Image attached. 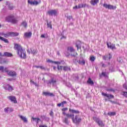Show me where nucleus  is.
<instances>
[{"label":"nucleus","mask_w":127,"mask_h":127,"mask_svg":"<svg viewBox=\"0 0 127 127\" xmlns=\"http://www.w3.org/2000/svg\"><path fill=\"white\" fill-rule=\"evenodd\" d=\"M108 116H115V115H116V113H115V112H109V113H108Z\"/></svg>","instance_id":"38"},{"label":"nucleus","mask_w":127,"mask_h":127,"mask_svg":"<svg viewBox=\"0 0 127 127\" xmlns=\"http://www.w3.org/2000/svg\"><path fill=\"white\" fill-rule=\"evenodd\" d=\"M102 67H107V65L106 64H102Z\"/></svg>","instance_id":"63"},{"label":"nucleus","mask_w":127,"mask_h":127,"mask_svg":"<svg viewBox=\"0 0 127 127\" xmlns=\"http://www.w3.org/2000/svg\"><path fill=\"white\" fill-rule=\"evenodd\" d=\"M7 71L8 72L6 73H7L9 76H10L11 77H15V76H16V73L15 72V71L13 70L9 71L8 69H7Z\"/></svg>","instance_id":"12"},{"label":"nucleus","mask_w":127,"mask_h":127,"mask_svg":"<svg viewBox=\"0 0 127 127\" xmlns=\"http://www.w3.org/2000/svg\"><path fill=\"white\" fill-rule=\"evenodd\" d=\"M102 96H104V97H107V98H108V99H114V98H115L114 95H111V94H108L105 93L104 92H102Z\"/></svg>","instance_id":"13"},{"label":"nucleus","mask_w":127,"mask_h":127,"mask_svg":"<svg viewBox=\"0 0 127 127\" xmlns=\"http://www.w3.org/2000/svg\"><path fill=\"white\" fill-rule=\"evenodd\" d=\"M3 56H5L6 57H11V56H12V54L10 53L6 52L4 53Z\"/></svg>","instance_id":"23"},{"label":"nucleus","mask_w":127,"mask_h":127,"mask_svg":"<svg viewBox=\"0 0 127 127\" xmlns=\"http://www.w3.org/2000/svg\"><path fill=\"white\" fill-rule=\"evenodd\" d=\"M103 6L104 7H105V8H108V9H116L117 8V7L116 6H114L113 5L111 4H108L107 3H104L103 4Z\"/></svg>","instance_id":"8"},{"label":"nucleus","mask_w":127,"mask_h":127,"mask_svg":"<svg viewBox=\"0 0 127 127\" xmlns=\"http://www.w3.org/2000/svg\"><path fill=\"white\" fill-rule=\"evenodd\" d=\"M40 69H41L42 70H44L45 71V70H46V68H45V67H44V66H40Z\"/></svg>","instance_id":"48"},{"label":"nucleus","mask_w":127,"mask_h":127,"mask_svg":"<svg viewBox=\"0 0 127 127\" xmlns=\"http://www.w3.org/2000/svg\"><path fill=\"white\" fill-rule=\"evenodd\" d=\"M22 25L24 26V27H27V23L26 22H23L22 23Z\"/></svg>","instance_id":"39"},{"label":"nucleus","mask_w":127,"mask_h":127,"mask_svg":"<svg viewBox=\"0 0 127 127\" xmlns=\"http://www.w3.org/2000/svg\"><path fill=\"white\" fill-rule=\"evenodd\" d=\"M7 61H6V60L5 59H3L1 58V59L0 60V64H4L6 63Z\"/></svg>","instance_id":"31"},{"label":"nucleus","mask_w":127,"mask_h":127,"mask_svg":"<svg viewBox=\"0 0 127 127\" xmlns=\"http://www.w3.org/2000/svg\"><path fill=\"white\" fill-rule=\"evenodd\" d=\"M8 68L6 67H4L3 66H0V72H1L2 73H3L5 72V73L7 72V70Z\"/></svg>","instance_id":"15"},{"label":"nucleus","mask_w":127,"mask_h":127,"mask_svg":"<svg viewBox=\"0 0 127 127\" xmlns=\"http://www.w3.org/2000/svg\"><path fill=\"white\" fill-rule=\"evenodd\" d=\"M32 35V33L31 32H26L24 34V37L26 38H29Z\"/></svg>","instance_id":"19"},{"label":"nucleus","mask_w":127,"mask_h":127,"mask_svg":"<svg viewBox=\"0 0 127 127\" xmlns=\"http://www.w3.org/2000/svg\"><path fill=\"white\" fill-rule=\"evenodd\" d=\"M14 49L15 50L17 51V54L20 58H22L23 59H26V53L25 52V50L23 49L20 45L15 44Z\"/></svg>","instance_id":"1"},{"label":"nucleus","mask_w":127,"mask_h":127,"mask_svg":"<svg viewBox=\"0 0 127 127\" xmlns=\"http://www.w3.org/2000/svg\"><path fill=\"white\" fill-rule=\"evenodd\" d=\"M8 86H9V84L4 85L3 86V89H4V90H8Z\"/></svg>","instance_id":"37"},{"label":"nucleus","mask_w":127,"mask_h":127,"mask_svg":"<svg viewBox=\"0 0 127 127\" xmlns=\"http://www.w3.org/2000/svg\"><path fill=\"white\" fill-rule=\"evenodd\" d=\"M9 109V108H8V107L5 108L4 109V111L5 112V113H8Z\"/></svg>","instance_id":"40"},{"label":"nucleus","mask_w":127,"mask_h":127,"mask_svg":"<svg viewBox=\"0 0 127 127\" xmlns=\"http://www.w3.org/2000/svg\"><path fill=\"white\" fill-rule=\"evenodd\" d=\"M67 18H68V19H72V18H73V17L72 16H69L67 17Z\"/></svg>","instance_id":"56"},{"label":"nucleus","mask_w":127,"mask_h":127,"mask_svg":"<svg viewBox=\"0 0 127 127\" xmlns=\"http://www.w3.org/2000/svg\"><path fill=\"white\" fill-rule=\"evenodd\" d=\"M87 83L89 84V85H91V86H93L94 85V81L92 80V79H91L90 77L88 78V80H87Z\"/></svg>","instance_id":"27"},{"label":"nucleus","mask_w":127,"mask_h":127,"mask_svg":"<svg viewBox=\"0 0 127 127\" xmlns=\"http://www.w3.org/2000/svg\"><path fill=\"white\" fill-rule=\"evenodd\" d=\"M57 82V81L56 80V79L52 77L49 80H47L46 83L48 84V85H51L52 84L53 86H55L56 85V83Z\"/></svg>","instance_id":"7"},{"label":"nucleus","mask_w":127,"mask_h":127,"mask_svg":"<svg viewBox=\"0 0 127 127\" xmlns=\"http://www.w3.org/2000/svg\"><path fill=\"white\" fill-rule=\"evenodd\" d=\"M123 87L124 88V89H126V90H127V85L126 84H124L123 85Z\"/></svg>","instance_id":"49"},{"label":"nucleus","mask_w":127,"mask_h":127,"mask_svg":"<svg viewBox=\"0 0 127 127\" xmlns=\"http://www.w3.org/2000/svg\"><path fill=\"white\" fill-rule=\"evenodd\" d=\"M98 2H99V0H91L90 1V3L92 5H96Z\"/></svg>","instance_id":"25"},{"label":"nucleus","mask_w":127,"mask_h":127,"mask_svg":"<svg viewBox=\"0 0 127 127\" xmlns=\"http://www.w3.org/2000/svg\"><path fill=\"white\" fill-rule=\"evenodd\" d=\"M43 94L45 96H49L50 97H54V94L52 93H50L48 92H44Z\"/></svg>","instance_id":"21"},{"label":"nucleus","mask_w":127,"mask_h":127,"mask_svg":"<svg viewBox=\"0 0 127 127\" xmlns=\"http://www.w3.org/2000/svg\"><path fill=\"white\" fill-rule=\"evenodd\" d=\"M41 38H45V35L44 34H42L41 35Z\"/></svg>","instance_id":"55"},{"label":"nucleus","mask_w":127,"mask_h":127,"mask_svg":"<svg viewBox=\"0 0 127 127\" xmlns=\"http://www.w3.org/2000/svg\"><path fill=\"white\" fill-rule=\"evenodd\" d=\"M61 39L62 40V39H66V37L65 36H63L61 38Z\"/></svg>","instance_id":"54"},{"label":"nucleus","mask_w":127,"mask_h":127,"mask_svg":"<svg viewBox=\"0 0 127 127\" xmlns=\"http://www.w3.org/2000/svg\"><path fill=\"white\" fill-rule=\"evenodd\" d=\"M62 68H63V66L58 65V70H62Z\"/></svg>","instance_id":"42"},{"label":"nucleus","mask_w":127,"mask_h":127,"mask_svg":"<svg viewBox=\"0 0 127 127\" xmlns=\"http://www.w3.org/2000/svg\"><path fill=\"white\" fill-rule=\"evenodd\" d=\"M90 61H91V62H94V61H95V60H96V58L94 56H90Z\"/></svg>","instance_id":"35"},{"label":"nucleus","mask_w":127,"mask_h":127,"mask_svg":"<svg viewBox=\"0 0 127 127\" xmlns=\"http://www.w3.org/2000/svg\"><path fill=\"white\" fill-rule=\"evenodd\" d=\"M118 61L120 63H122V60H121V58H119V59H118Z\"/></svg>","instance_id":"58"},{"label":"nucleus","mask_w":127,"mask_h":127,"mask_svg":"<svg viewBox=\"0 0 127 127\" xmlns=\"http://www.w3.org/2000/svg\"><path fill=\"white\" fill-rule=\"evenodd\" d=\"M63 69L65 72H66L67 71H71V68H70V66H63Z\"/></svg>","instance_id":"22"},{"label":"nucleus","mask_w":127,"mask_h":127,"mask_svg":"<svg viewBox=\"0 0 127 127\" xmlns=\"http://www.w3.org/2000/svg\"><path fill=\"white\" fill-rule=\"evenodd\" d=\"M83 8V4L82 3L78 4V8Z\"/></svg>","instance_id":"41"},{"label":"nucleus","mask_w":127,"mask_h":127,"mask_svg":"<svg viewBox=\"0 0 127 127\" xmlns=\"http://www.w3.org/2000/svg\"><path fill=\"white\" fill-rule=\"evenodd\" d=\"M109 70H110L111 72H114V71H115V69L113 67H110Z\"/></svg>","instance_id":"44"},{"label":"nucleus","mask_w":127,"mask_h":127,"mask_svg":"<svg viewBox=\"0 0 127 127\" xmlns=\"http://www.w3.org/2000/svg\"><path fill=\"white\" fill-rule=\"evenodd\" d=\"M69 113H71V114H76V115H78L80 114V111L79 110H76L75 109L69 108Z\"/></svg>","instance_id":"14"},{"label":"nucleus","mask_w":127,"mask_h":127,"mask_svg":"<svg viewBox=\"0 0 127 127\" xmlns=\"http://www.w3.org/2000/svg\"><path fill=\"white\" fill-rule=\"evenodd\" d=\"M0 35H1V36H4V33H0Z\"/></svg>","instance_id":"60"},{"label":"nucleus","mask_w":127,"mask_h":127,"mask_svg":"<svg viewBox=\"0 0 127 127\" xmlns=\"http://www.w3.org/2000/svg\"><path fill=\"white\" fill-rule=\"evenodd\" d=\"M62 111L63 112H65L66 111H68V108H63L62 109Z\"/></svg>","instance_id":"45"},{"label":"nucleus","mask_w":127,"mask_h":127,"mask_svg":"<svg viewBox=\"0 0 127 127\" xmlns=\"http://www.w3.org/2000/svg\"><path fill=\"white\" fill-rule=\"evenodd\" d=\"M39 127H48L46 125H43V126H40Z\"/></svg>","instance_id":"61"},{"label":"nucleus","mask_w":127,"mask_h":127,"mask_svg":"<svg viewBox=\"0 0 127 127\" xmlns=\"http://www.w3.org/2000/svg\"><path fill=\"white\" fill-rule=\"evenodd\" d=\"M93 120L95 123H96L99 127H105V124L103 122V121L100 119V118L97 117H93Z\"/></svg>","instance_id":"5"},{"label":"nucleus","mask_w":127,"mask_h":127,"mask_svg":"<svg viewBox=\"0 0 127 127\" xmlns=\"http://www.w3.org/2000/svg\"><path fill=\"white\" fill-rule=\"evenodd\" d=\"M109 57L108 56H104L103 59L104 60L107 61V60H110L111 58H112V56L111 55V54H109Z\"/></svg>","instance_id":"28"},{"label":"nucleus","mask_w":127,"mask_h":127,"mask_svg":"<svg viewBox=\"0 0 127 127\" xmlns=\"http://www.w3.org/2000/svg\"><path fill=\"white\" fill-rule=\"evenodd\" d=\"M101 74L102 75V76H103L104 77H107V74H106V72H102Z\"/></svg>","instance_id":"46"},{"label":"nucleus","mask_w":127,"mask_h":127,"mask_svg":"<svg viewBox=\"0 0 127 127\" xmlns=\"http://www.w3.org/2000/svg\"><path fill=\"white\" fill-rule=\"evenodd\" d=\"M6 5H8V8L9 10H13V8L15 7L9 2H6Z\"/></svg>","instance_id":"16"},{"label":"nucleus","mask_w":127,"mask_h":127,"mask_svg":"<svg viewBox=\"0 0 127 127\" xmlns=\"http://www.w3.org/2000/svg\"><path fill=\"white\" fill-rule=\"evenodd\" d=\"M5 20L7 22H10L12 24H16L18 22V20L13 15H10L6 17Z\"/></svg>","instance_id":"2"},{"label":"nucleus","mask_w":127,"mask_h":127,"mask_svg":"<svg viewBox=\"0 0 127 127\" xmlns=\"http://www.w3.org/2000/svg\"><path fill=\"white\" fill-rule=\"evenodd\" d=\"M9 112L10 113H12V112H13V109H12L11 108H9Z\"/></svg>","instance_id":"52"},{"label":"nucleus","mask_w":127,"mask_h":127,"mask_svg":"<svg viewBox=\"0 0 127 127\" xmlns=\"http://www.w3.org/2000/svg\"><path fill=\"white\" fill-rule=\"evenodd\" d=\"M107 45L108 46V48L112 49V50H114V49H117V48H116V45L115 44H110V45H109V43H107Z\"/></svg>","instance_id":"17"},{"label":"nucleus","mask_w":127,"mask_h":127,"mask_svg":"<svg viewBox=\"0 0 127 127\" xmlns=\"http://www.w3.org/2000/svg\"><path fill=\"white\" fill-rule=\"evenodd\" d=\"M76 47L77 48V50H79V49H81L82 48V46H81V44H80V42L77 41V43L76 44Z\"/></svg>","instance_id":"29"},{"label":"nucleus","mask_w":127,"mask_h":127,"mask_svg":"<svg viewBox=\"0 0 127 127\" xmlns=\"http://www.w3.org/2000/svg\"><path fill=\"white\" fill-rule=\"evenodd\" d=\"M70 55L72 57H74V59H73L74 63H76V62H77V63H78V64H80V65H85V64H86V61H85V60L82 59V61H81L80 60L79 61H78L76 56L72 55V54H71Z\"/></svg>","instance_id":"4"},{"label":"nucleus","mask_w":127,"mask_h":127,"mask_svg":"<svg viewBox=\"0 0 127 127\" xmlns=\"http://www.w3.org/2000/svg\"><path fill=\"white\" fill-rule=\"evenodd\" d=\"M41 1H39V2L34 0H28V3H29V4H31V5H38V4H39L40 3Z\"/></svg>","instance_id":"11"},{"label":"nucleus","mask_w":127,"mask_h":127,"mask_svg":"<svg viewBox=\"0 0 127 127\" xmlns=\"http://www.w3.org/2000/svg\"><path fill=\"white\" fill-rule=\"evenodd\" d=\"M55 64H64L65 62L64 61H62L61 62H54Z\"/></svg>","instance_id":"34"},{"label":"nucleus","mask_w":127,"mask_h":127,"mask_svg":"<svg viewBox=\"0 0 127 127\" xmlns=\"http://www.w3.org/2000/svg\"><path fill=\"white\" fill-rule=\"evenodd\" d=\"M13 88H12V86L9 85V84L8 86V91H9V92H11L12 91H13Z\"/></svg>","instance_id":"36"},{"label":"nucleus","mask_w":127,"mask_h":127,"mask_svg":"<svg viewBox=\"0 0 127 127\" xmlns=\"http://www.w3.org/2000/svg\"><path fill=\"white\" fill-rule=\"evenodd\" d=\"M8 81H13L14 79L13 78H7Z\"/></svg>","instance_id":"53"},{"label":"nucleus","mask_w":127,"mask_h":127,"mask_svg":"<svg viewBox=\"0 0 127 127\" xmlns=\"http://www.w3.org/2000/svg\"><path fill=\"white\" fill-rule=\"evenodd\" d=\"M19 118H20L21 120H22V121L24 122V123H26V124H27V119H26L25 117L22 116L21 115H19Z\"/></svg>","instance_id":"24"},{"label":"nucleus","mask_w":127,"mask_h":127,"mask_svg":"<svg viewBox=\"0 0 127 127\" xmlns=\"http://www.w3.org/2000/svg\"><path fill=\"white\" fill-rule=\"evenodd\" d=\"M66 51L68 52V53H72V52H75V50H74V48H73L72 47H68Z\"/></svg>","instance_id":"18"},{"label":"nucleus","mask_w":127,"mask_h":127,"mask_svg":"<svg viewBox=\"0 0 127 127\" xmlns=\"http://www.w3.org/2000/svg\"><path fill=\"white\" fill-rule=\"evenodd\" d=\"M0 40L4 41L5 43H8V40L7 39H5L2 37L0 36Z\"/></svg>","instance_id":"30"},{"label":"nucleus","mask_w":127,"mask_h":127,"mask_svg":"<svg viewBox=\"0 0 127 127\" xmlns=\"http://www.w3.org/2000/svg\"><path fill=\"white\" fill-rule=\"evenodd\" d=\"M31 53H32L33 54H35V53H35V52H33L32 50H31Z\"/></svg>","instance_id":"59"},{"label":"nucleus","mask_w":127,"mask_h":127,"mask_svg":"<svg viewBox=\"0 0 127 127\" xmlns=\"http://www.w3.org/2000/svg\"><path fill=\"white\" fill-rule=\"evenodd\" d=\"M71 116H72L70 118H71L73 123H74V124H79L82 122V118L79 115H76L74 117V114H71Z\"/></svg>","instance_id":"3"},{"label":"nucleus","mask_w":127,"mask_h":127,"mask_svg":"<svg viewBox=\"0 0 127 127\" xmlns=\"http://www.w3.org/2000/svg\"><path fill=\"white\" fill-rule=\"evenodd\" d=\"M63 115H64V116H65L66 118H72V117H73V115H72V114H66L64 111L63 112Z\"/></svg>","instance_id":"26"},{"label":"nucleus","mask_w":127,"mask_h":127,"mask_svg":"<svg viewBox=\"0 0 127 127\" xmlns=\"http://www.w3.org/2000/svg\"><path fill=\"white\" fill-rule=\"evenodd\" d=\"M69 119H72L71 118L65 117L64 119V123L65 124V125H69V123L70 121H69Z\"/></svg>","instance_id":"20"},{"label":"nucleus","mask_w":127,"mask_h":127,"mask_svg":"<svg viewBox=\"0 0 127 127\" xmlns=\"http://www.w3.org/2000/svg\"><path fill=\"white\" fill-rule=\"evenodd\" d=\"M33 121H34L36 122L37 124H38L39 122H40V119L39 118H32Z\"/></svg>","instance_id":"33"},{"label":"nucleus","mask_w":127,"mask_h":127,"mask_svg":"<svg viewBox=\"0 0 127 127\" xmlns=\"http://www.w3.org/2000/svg\"><path fill=\"white\" fill-rule=\"evenodd\" d=\"M47 27L51 28V29H52V24L51 23V22H48V21H47Z\"/></svg>","instance_id":"32"},{"label":"nucleus","mask_w":127,"mask_h":127,"mask_svg":"<svg viewBox=\"0 0 127 127\" xmlns=\"http://www.w3.org/2000/svg\"><path fill=\"white\" fill-rule=\"evenodd\" d=\"M48 14H49V15H51V16H53V15L55 16V15L57 14V11L55 9L49 10L48 11Z\"/></svg>","instance_id":"9"},{"label":"nucleus","mask_w":127,"mask_h":127,"mask_svg":"<svg viewBox=\"0 0 127 127\" xmlns=\"http://www.w3.org/2000/svg\"><path fill=\"white\" fill-rule=\"evenodd\" d=\"M62 104H63V107H64V104H67V102L66 101H63V102H62Z\"/></svg>","instance_id":"50"},{"label":"nucleus","mask_w":127,"mask_h":127,"mask_svg":"<svg viewBox=\"0 0 127 127\" xmlns=\"http://www.w3.org/2000/svg\"><path fill=\"white\" fill-rule=\"evenodd\" d=\"M19 35V34L17 32H8V33L6 34H4V37H5L6 38L8 37V36H18Z\"/></svg>","instance_id":"6"},{"label":"nucleus","mask_w":127,"mask_h":127,"mask_svg":"<svg viewBox=\"0 0 127 127\" xmlns=\"http://www.w3.org/2000/svg\"><path fill=\"white\" fill-rule=\"evenodd\" d=\"M47 62H49L50 63H52L53 62L51 61V60H48Z\"/></svg>","instance_id":"57"},{"label":"nucleus","mask_w":127,"mask_h":127,"mask_svg":"<svg viewBox=\"0 0 127 127\" xmlns=\"http://www.w3.org/2000/svg\"><path fill=\"white\" fill-rule=\"evenodd\" d=\"M50 116H53V111H51V113H50Z\"/></svg>","instance_id":"62"},{"label":"nucleus","mask_w":127,"mask_h":127,"mask_svg":"<svg viewBox=\"0 0 127 127\" xmlns=\"http://www.w3.org/2000/svg\"><path fill=\"white\" fill-rule=\"evenodd\" d=\"M109 102H111V103H112V104H117V102H116L115 101H113L112 100H109Z\"/></svg>","instance_id":"51"},{"label":"nucleus","mask_w":127,"mask_h":127,"mask_svg":"<svg viewBox=\"0 0 127 127\" xmlns=\"http://www.w3.org/2000/svg\"><path fill=\"white\" fill-rule=\"evenodd\" d=\"M86 4L85 3L82 4V7H86Z\"/></svg>","instance_id":"64"},{"label":"nucleus","mask_w":127,"mask_h":127,"mask_svg":"<svg viewBox=\"0 0 127 127\" xmlns=\"http://www.w3.org/2000/svg\"><path fill=\"white\" fill-rule=\"evenodd\" d=\"M7 99L11 101V102H12L14 103V104H16L17 103V101H16V98H15V96H10L7 97Z\"/></svg>","instance_id":"10"},{"label":"nucleus","mask_w":127,"mask_h":127,"mask_svg":"<svg viewBox=\"0 0 127 127\" xmlns=\"http://www.w3.org/2000/svg\"><path fill=\"white\" fill-rule=\"evenodd\" d=\"M123 96L126 98H127V92H123Z\"/></svg>","instance_id":"43"},{"label":"nucleus","mask_w":127,"mask_h":127,"mask_svg":"<svg viewBox=\"0 0 127 127\" xmlns=\"http://www.w3.org/2000/svg\"><path fill=\"white\" fill-rule=\"evenodd\" d=\"M58 107H61V106H62V107H63V104H62V102L61 103H59L57 104Z\"/></svg>","instance_id":"47"}]
</instances>
